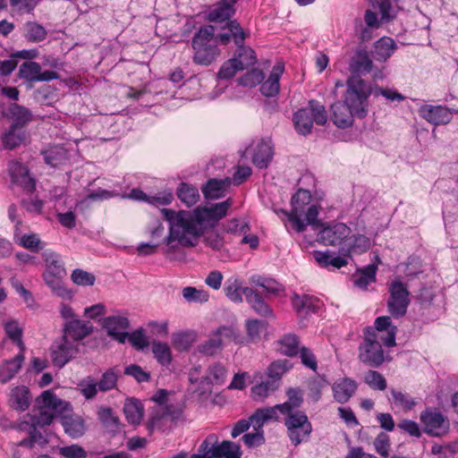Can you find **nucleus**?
Instances as JSON below:
<instances>
[{"instance_id":"f257e3e1","label":"nucleus","mask_w":458,"mask_h":458,"mask_svg":"<svg viewBox=\"0 0 458 458\" xmlns=\"http://www.w3.org/2000/svg\"><path fill=\"white\" fill-rule=\"evenodd\" d=\"M232 206L233 199L229 198L210 206L197 207L192 212L163 208L161 212L169 222L166 243L170 245L173 242H177L182 246H195L204 230L215 226L226 216Z\"/></svg>"},{"instance_id":"f03ea898","label":"nucleus","mask_w":458,"mask_h":458,"mask_svg":"<svg viewBox=\"0 0 458 458\" xmlns=\"http://www.w3.org/2000/svg\"><path fill=\"white\" fill-rule=\"evenodd\" d=\"M396 332L397 327L392 324L390 317L377 318L375 327L364 330V338L359 346V360L369 367H379L387 357L382 344L386 347L394 346Z\"/></svg>"},{"instance_id":"7ed1b4c3","label":"nucleus","mask_w":458,"mask_h":458,"mask_svg":"<svg viewBox=\"0 0 458 458\" xmlns=\"http://www.w3.org/2000/svg\"><path fill=\"white\" fill-rule=\"evenodd\" d=\"M194 64L208 66L220 55V49L216 45L215 28L211 25L200 27L191 39Z\"/></svg>"},{"instance_id":"20e7f679","label":"nucleus","mask_w":458,"mask_h":458,"mask_svg":"<svg viewBox=\"0 0 458 458\" xmlns=\"http://www.w3.org/2000/svg\"><path fill=\"white\" fill-rule=\"evenodd\" d=\"M372 92L371 86L364 80L351 76L346 81L344 101L356 114V117L363 118L368 114L369 98Z\"/></svg>"},{"instance_id":"39448f33","label":"nucleus","mask_w":458,"mask_h":458,"mask_svg":"<svg viewBox=\"0 0 458 458\" xmlns=\"http://www.w3.org/2000/svg\"><path fill=\"white\" fill-rule=\"evenodd\" d=\"M38 402L40 406L38 411L33 415L34 428L50 425L55 418L60 419L62 413L71 411L70 403L58 398L52 390L44 391Z\"/></svg>"},{"instance_id":"423d86ee","label":"nucleus","mask_w":458,"mask_h":458,"mask_svg":"<svg viewBox=\"0 0 458 458\" xmlns=\"http://www.w3.org/2000/svg\"><path fill=\"white\" fill-rule=\"evenodd\" d=\"M239 445L225 440L219 444L217 436L208 435L200 444L197 454L190 458H241Z\"/></svg>"},{"instance_id":"0eeeda50","label":"nucleus","mask_w":458,"mask_h":458,"mask_svg":"<svg viewBox=\"0 0 458 458\" xmlns=\"http://www.w3.org/2000/svg\"><path fill=\"white\" fill-rule=\"evenodd\" d=\"M327 116L324 106L315 100H310L307 106L294 113L293 122L299 134L308 135L311 132L313 123L324 125Z\"/></svg>"},{"instance_id":"6e6552de","label":"nucleus","mask_w":458,"mask_h":458,"mask_svg":"<svg viewBox=\"0 0 458 458\" xmlns=\"http://www.w3.org/2000/svg\"><path fill=\"white\" fill-rule=\"evenodd\" d=\"M229 29L233 35V41L238 47L233 59L236 60L241 70L254 65L257 62L254 50L249 47L243 46L244 39L249 36V33L243 30L237 21H232Z\"/></svg>"},{"instance_id":"1a4fd4ad","label":"nucleus","mask_w":458,"mask_h":458,"mask_svg":"<svg viewBox=\"0 0 458 458\" xmlns=\"http://www.w3.org/2000/svg\"><path fill=\"white\" fill-rule=\"evenodd\" d=\"M183 405L178 402H170L165 407L153 408L150 418L147 423L148 429L153 432L156 429H162L166 421H178L182 419Z\"/></svg>"},{"instance_id":"9d476101","label":"nucleus","mask_w":458,"mask_h":458,"mask_svg":"<svg viewBox=\"0 0 458 458\" xmlns=\"http://www.w3.org/2000/svg\"><path fill=\"white\" fill-rule=\"evenodd\" d=\"M310 192L307 190L300 189L292 198L291 212L284 211L293 229L298 233H301L306 229V225L301 219V216L305 212L306 207L310 206Z\"/></svg>"},{"instance_id":"9b49d317","label":"nucleus","mask_w":458,"mask_h":458,"mask_svg":"<svg viewBox=\"0 0 458 458\" xmlns=\"http://www.w3.org/2000/svg\"><path fill=\"white\" fill-rule=\"evenodd\" d=\"M285 420L288 437L295 445L306 440L311 433L312 427L308 417L301 411L289 412Z\"/></svg>"},{"instance_id":"f8f14e48","label":"nucleus","mask_w":458,"mask_h":458,"mask_svg":"<svg viewBox=\"0 0 458 458\" xmlns=\"http://www.w3.org/2000/svg\"><path fill=\"white\" fill-rule=\"evenodd\" d=\"M389 298L387 309L394 318H401L406 314L410 303L409 291L400 281L393 282L389 286Z\"/></svg>"},{"instance_id":"ddd939ff","label":"nucleus","mask_w":458,"mask_h":458,"mask_svg":"<svg viewBox=\"0 0 458 458\" xmlns=\"http://www.w3.org/2000/svg\"><path fill=\"white\" fill-rule=\"evenodd\" d=\"M420 420L423 425V430L426 434L432 437H441L447 433L449 429V420L442 412L427 409L420 415Z\"/></svg>"},{"instance_id":"4468645a","label":"nucleus","mask_w":458,"mask_h":458,"mask_svg":"<svg viewBox=\"0 0 458 458\" xmlns=\"http://www.w3.org/2000/svg\"><path fill=\"white\" fill-rule=\"evenodd\" d=\"M46 263V270L43 273V279L46 284H53L55 281H62L66 276V269L61 256L50 250L42 254Z\"/></svg>"},{"instance_id":"2eb2a0df","label":"nucleus","mask_w":458,"mask_h":458,"mask_svg":"<svg viewBox=\"0 0 458 458\" xmlns=\"http://www.w3.org/2000/svg\"><path fill=\"white\" fill-rule=\"evenodd\" d=\"M251 154L252 163L259 168L267 166L273 157V147L270 140H259L253 141L249 148H246L242 156Z\"/></svg>"},{"instance_id":"dca6fc26","label":"nucleus","mask_w":458,"mask_h":458,"mask_svg":"<svg viewBox=\"0 0 458 458\" xmlns=\"http://www.w3.org/2000/svg\"><path fill=\"white\" fill-rule=\"evenodd\" d=\"M78 352V344H75L66 336H62L52 347L51 357L55 366L64 367Z\"/></svg>"},{"instance_id":"f3484780","label":"nucleus","mask_w":458,"mask_h":458,"mask_svg":"<svg viewBox=\"0 0 458 458\" xmlns=\"http://www.w3.org/2000/svg\"><path fill=\"white\" fill-rule=\"evenodd\" d=\"M19 75L30 82L51 81L59 78L56 72H41V65L36 62H25L20 65Z\"/></svg>"},{"instance_id":"a211bd4d","label":"nucleus","mask_w":458,"mask_h":458,"mask_svg":"<svg viewBox=\"0 0 458 458\" xmlns=\"http://www.w3.org/2000/svg\"><path fill=\"white\" fill-rule=\"evenodd\" d=\"M351 233V229L343 223L324 227L318 233V239L325 245L336 246L343 242Z\"/></svg>"},{"instance_id":"6ab92c4d","label":"nucleus","mask_w":458,"mask_h":458,"mask_svg":"<svg viewBox=\"0 0 458 458\" xmlns=\"http://www.w3.org/2000/svg\"><path fill=\"white\" fill-rule=\"evenodd\" d=\"M420 115L435 125L447 124L453 118V112L446 106L424 105L419 109Z\"/></svg>"},{"instance_id":"aec40b11","label":"nucleus","mask_w":458,"mask_h":458,"mask_svg":"<svg viewBox=\"0 0 458 458\" xmlns=\"http://www.w3.org/2000/svg\"><path fill=\"white\" fill-rule=\"evenodd\" d=\"M93 331L94 327L89 321L78 318L67 321L64 325V336L71 338L75 344L91 335Z\"/></svg>"},{"instance_id":"412c9836","label":"nucleus","mask_w":458,"mask_h":458,"mask_svg":"<svg viewBox=\"0 0 458 458\" xmlns=\"http://www.w3.org/2000/svg\"><path fill=\"white\" fill-rule=\"evenodd\" d=\"M292 305L300 318H306L318 312L322 303L314 296L294 293L292 297Z\"/></svg>"},{"instance_id":"4be33fe9","label":"nucleus","mask_w":458,"mask_h":458,"mask_svg":"<svg viewBox=\"0 0 458 458\" xmlns=\"http://www.w3.org/2000/svg\"><path fill=\"white\" fill-rule=\"evenodd\" d=\"M8 170L13 182L21 185L27 191L35 190V181L30 177L28 168L22 164L11 161L8 164Z\"/></svg>"},{"instance_id":"5701e85b","label":"nucleus","mask_w":458,"mask_h":458,"mask_svg":"<svg viewBox=\"0 0 458 458\" xmlns=\"http://www.w3.org/2000/svg\"><path fill=\"white\" fill-rule=\"evenodd\" d=\"M59 420L64 432L71 437L78 438L85 434L86 424L84 420L79 415L72 414V410L62 413Z\"/></svg>"},{"instance_id":"b1692460","label":"nucleus","mask_w":458,"mask_h":458,"mask_svg":"<svg viewBox=\"0 0 458 458\" xmlns=\"http://www.w3.org/2000/svg\"><path fill=\"white\" fill-rule=\"evenodd\" d=\"M227 376L226 369L220 363H214L208 369V375L200 380V394L211 391L213 385H222Z\"/></svg>"},{"instance_id":"393cba45","label":"nucleus","mask_w":458,"mask_h":458,"mask_svg":"<svg viewBox=\"0 0 458 458\" xmlns=\"http://www.w3.org/2000/svg\"><path fill=\"white\" fill-rule=\"evenodd\" d=\"M372 66V60L365 49H357L350 58L349 70L352 76L360 77V74H366L371 71Z\"/></svg>"},{"instance_id":"a878e982","label":"nucleus","mask_w":458,"mask_h":458,"mask_svg":"<svg viewBox=\"0 0 458 458\" xmlns=\"http://www.w3.org/2000/svg\"><path fill=\"white\" fill-rule=\"evenodd\" d=\"M331 108L333 113L332 119L335 125L346 128L352 124L356 114L344 101L333 104Z\"/></svg>"},{"instance_id":"bb28decb","label":"nucleus","mask_w":458,"mask_h":458,"mask_svg":"<svg viewBox=\"0 0 458 458\" xmlns=\"http://www.w3.org/2000/svg\"><path fill=\"white\" fill-rule=\"evenodd\" d=\"M244 297L250 307L260 316L272 318L273 310L269 305L264 301L261 293L250 287H246Z\"/></svg>"},{"instance_id":"cd10ccee","label":"nucleus","mask_w":458,"mask_h":458,"mask_svg":"<svg viewBox=\"0 0 458 458\" xmlns=\"http://www.w3.org/2000/svg\"><path fill=\"white\" fill-rule=\"evenodd\" d=\"M284 66L283 64H276L268 78L261 84L260 91L266 97H275L278 94L280 84L279 80L284 73Z\"/></svg>"},{"instance_id":"c85d7f7f","label":"nucleus","mask_w":458,"mask_h":458,"mask_svg":"<svg viewBox=\"0 0 458 458\" xmlns=\"http://www.w3.org/2000/svg\"><path fill=\"white\" fill-rule=\"evenodd\" d=\"M394 40L389 37H382L374 43L372 56L376 61L386 62L396 50Z\"/></svg>"},{"instance_id":"c756f323","label":"nucleus","mask_w":458,"mask_h":458,"mask_svg":"<svg viewBox=\"0 0 458 458\" xmlns=\"http://www.w3.org/2000/svg\"><path fill=\"white\" fill-rule=\"evenodd\" d=\"M236 0H221L208 13V19L212 22H223L229 20L234 14V4Z\"/></svg>"},{"instance_id":"7c9ffc66","label":"nucleus","mask_w":458,"mask_h":458,"mask_svg":"<svg viewBox=\"0 0 458 458\" xmlns=\"http://www.w3.org/2000/svg\"><path fill=\"white\" fill-rule=\"evenodd\" d=\"M130 198L136 200L146 201L153 206L159 207L170 204L174 199V195L171 191H165L155 196H148L141 190L133 189L130 193Z\"/></svg>"},{"instance_id":"2f4dec72","label":"nucleus","mask_w":458,"mask_h":458,"mask_svg":"<svg viewBox=\"0 0 458 458\" xmlns=\"http://www.w3.org/2000/svg\"><path fill=\"white\" fill-rule=\"evenodd\" d=\"M332 390L335 399L341 403H346L357 390V384L354 380L344 377L335 382Z\"/></svg>"},{"instance_id":"473e14b6","label":"nucleus","mask_w":458,"mask_h":458,"mask_svg":"<svg viewBox=\"0 0 458 458\" xmlns=\"http://www.w3.org/2000/svg\"><path fill=\"white\" fill-rule=\"evenodd\" d=\"M259 377V383L253 386L250 389V396L256 402H263L267 396L272 394L279 386L275 381H270L268 378L263 380L262 375H256L255 379Z\"/></svg>"},{"instance_id":"72a5a7b5","label":"nucleus","mask_w":458,"mask_h":458,"mask_svg":"<svg viewBox=\"0 0 458 458\" xmlns=\"http://www.w3.org/2000/svg\"><path fill=\"white\" fill-rule=\"evenodd\" d=\"M24 356L17 354L13 359L4 361L0 365V382L4 384L11 380L21 368Z\"/></svg>"},{"instance_id":"f704fd0d","label":"nucleus","mask_w":458,"mask_h":458,"mask_svg":"<svg viewBox=\"0 0 458 458\" xmlns=\"http://www.w3.org/2000/svg\"><path fill=\"white\" fill-rule=\"evenodd\" d=\"M126 341H129L137 350H143L149 344L147 336L143 333V329H137L131 334L116 332V342L124 344Z\"/></svg>"},{"instance_id":"c9c22d12","label":"nucleus","mask_w":458,"mask_h":458,"mask_svg":"<svg viewBox=\"0 0 458 458\" xmlns=\"http://www.w3.org/2000/svg\"><path fill=\"white\" fill-rule=\"evenodd\" d=\"M230 184V180L210 179L201 188L202 192L207 199H216L225 195V188Z\"/></svg>"},{"instance_id":"e433bc0d","label":"nucleus","mask_w":458,"mask_h":458,"mask_svg":"<svg viewBox=\"0 0 458 458\" xmlns=\"http://www.w3.org/2000/svg\"><path fill=\"white\" fill-rule=\"evenodd\" d=\"M42 154L46 163L52 167L64 165L68 160L67 151L61 146L50 147L45 149Z\"/></svg>"},{"instance_id":"4c0bfd02","label":"nucleus","mask_w":458,"mask_h":458,"mask_svg":"<svg viewBox=\"0 0 458 458\" xmlns=\"http://www.w3.org/2000/svg\"><path fill=\"white\" fill-rule=\"evenodd\" d=\"M123 412L128 422L139 424L142 420L144 410L139 400L130 398L124 403Z\"/></svg>"},{"instance_id":"58836bf2","label":"nucleus","mask_w":458,"mask_h":458,"mask_svg":"<svg viewBox=\"0 0 458 458\" xmlns=\"http://www.w3.org/2000/svg\"><path fill=\"white\" fill-rule=\"evenodd\" d=\"M176 194L178 199L187 207H191L199 200L198 188L186 182H181L179 184Z\"/></svg>"},{"instance_id":"ea45409f","label":"nucleus","mask_w":458,"mask_h":458,"mask_svg":"<svg viewBox=\"0 0 458 458\" xmlns=\"http://www.w3.org/2000/svg\"><path fill=\"white\" fill-rule=\"evenodd\" d=\"M11 406L17 411H25L30 406V392L26 386L13 388L10 395Z\"/></svg>"},{"instance_id":"a19ab883","label":"nucleus","mask_w":458,"mask_h":458,"mask_svg":"<svg viewBox=\"0 0 458 458\" xmlns=\"http://www.w3.org/2000/svg\"><path fill=\"white\" fill-rule=\"evenodd\" d=\"M291 368L292 364L288 360H277L268 366L267 378L270 381H275L279 386L282 376L289 371Z\"/></svg>"},{"instance_id":"79ce46f5","label":"nucleus","mask_w":458,"mask_h":458,"mask_svg":"<svg viewBox=\"0 0 458 458\" xmlns=\"http://www.w3.org/2000/svg\"><path fill=\"white\" fill-rule=\"evenodd\" d=\"M245 289L246 287H242V282L238 277H231L226 282L225 293L230 301L241 303Z\"/></svg>"},{"instance_id":"37998d69","label":"nucleus","mask_w":458,"mask_h":458,"mask_svg":"<svg viewBox=\"0 0 458 458\" xmlns=\"http://www.w3.org/2000/svg\"><path fill=\"white\" fill-rule=\"evenodd\" d=\"M152 352L160 365L168 366L171 363V348L166 343L154 341L152 343Z\"/></svg>"},{"instance_id":"c03bdc74","label":"nucleus","mask_w":458,"mask_h":458,"mask_svg":"<svg viewBox=\"0 0 458 458\" xmlns=\"http://www.w3.org/2000/svg\"><path fill=\"white\" fill-rule=\"evenodd\" d=\"M313 257L318 264L323 267L332 266L335 268H341L347 265V260L341 257H333L328 252L314 251Z\"/></svg>"},{"instance_id":"a18cd8bd","label":"nucleus","mask_w":458,"mask_h":458,"mask_svg":"<svg viewBox=\"0 0 458 458\" xmlns=\"http://www.w3.org/2000/svg\"><path fill=\"white\" fill-rule=\"evenodd\" d=\"M278 344L280 352L287 356H295L301 349L298 337L293 334L284 335Z\"/></svg>"},{"instance_id":"49530a36","label":"nucleus","mask_w":458,"mask_h":458,"mask_svg":"<svg viewBox=\"0 0 458 458\" xmlns=\"http://www.w3.org/2000/svg\"><path fill=\"white\" fill-rule=\"evenodd\" d=\"M223 344V339L213 332L208 341L198 346V350L205 355L213 356L222 349Z\"/></svg>"},{"instance_id":"de8ad7c7","label":"nucleus","mask_w":458,"mask_h":458,"mask_svg":"<svg viewBox=\"0 0 458 458\" xmlns=\"http://www.w3.org/2000/svg\"><path fill=\"white\" fill-rule=\"evenodd\" d=\"M47 37L46 29L37 22H27L25 25V38L30 42H40Z\"/></svg>"},{"instance_id":"09e8293b","label":"nucleus","mask_w":458,"mask_h":458,"mask_svg":"<svg viewBox=\"0 0 458 458\" xmlns=\"http://www.w3.org/2000/svg\"><path fill=\"white\" fill-rule=\"evenodd\" d=\"M267 324L262 320L250 319L246 322V331L248 337L252 342H258L261 335L266 332Z\"/></svg>"},{"instance_id":"8fccbe9b","label":"nucleus","mask_w":458,"mask_h":458,"mask_svg":"<svg viewBox=\"0 0 458 458\" xmlns=\"http://www.w3.org/2000/svg\"><path fill=\"white\" fill-rule=\"evenodd\" d=\"M147 232L152 239L151 242H159L160 240H163V242L168 246L167 252L174 248V242H173L170 245H168L165 242V239L169 236V234L163 238L165 227L159 220H153V222L148 226Z\"/></svg>"},{"instance_id":"3c124183","label":"nucleus","mask_w":458,"mask_h":458,"mask_svg":"<svg viewBox=\"0 0 458 458\" xmlns=\"http://www.w3.org/2000/svg\"><path fill=\"white\" fill-rule=\"evenodd\" d=\"M376 271L377 267L374 265H369L361 269L354 281L355 285L366 289L370 283L376 280Z\"/></svg>"},{"instance_id":"603ef678","label":"nucleus","mask_w":458,"mask_h":458,"mask_svg":"<svg viewBox=\"0 0 458 458\" xmlns=\"http://www.w3.org/2000/svg\"><path fill=\"white\" fill-rule=\"evenodd\" d=\"M71 279L79 286H92L96 281L93 274L81 268H76L72 272Z\"/></svg>"},{"instance_id":"864d4df0","label":"nucleus","mask_w":458,"mask_h":458,"mask_svg":"<svg viewBox=\"0 0 458 458\" xmlns=\"http://www.w3.org/2000/svg\"><path fill=\"white\" fill-rule=\"evenodd\" d=\"M6 335L13 343H15L21 351L24 349V344L21 340L22 329L16 321H9L4 325Z\"/></svg>"},{"instance_id":"5fc2aeb1","label":"nucleus","mask_w":458,"mask_h":458,"mask_svg":"<svg viewBox=\"0 0 458 458\" xmlns=\"http://www.w3.org/2000/svg\"><path fill=\"white\" fill-rule=\"evenodd\" d=\"M364 381L372 389L383 391L386 388L385 377L376 370H369L365 374Z\"/></svg>"},{"instance_id":"6e6d98bb","label":"nucleus","mask_w":458,"mask_h":458,"mask_svg":"<svg viewBox=\"0 0 458 458\" xmlns=\"http://www.w3.org/2000/svg\"><path fill=\"white\" fill-rule=\"evenodd\" d=\"M374 447L376 452L382 457L387 458L389 456L390 437L387 434L381 432L374 440Z\"/></svg>"},{"instance_id":"4d7b16f0","label":"nucleus","mask_w":458,"mask_h":458,"mask_svg":"<svg viewBox=\"0 0 458 458\" xmlns=\"http://www.w3.org/2000/svg\"><path fill=\"white\" fill-rule=\"evenodd\" d=\"M264 80V73L259 69H253L239 79L240 84L245 87H255Z\"/></svg>"},{"instance_id":"13d9d810","label":"nucleus","mask_w":458,"mask_h":458,"mask_svg":"<svg viewBox=\"0 0 458 458\" xmlns=\"http://www.w3.org/2000/svg\"><path fill=\"white\" fill-rule=\"evenodd\" d=\"M182 296L188 301L206 302L208 301L209 295L206 291L198 290L194 287H185L182 290Z\"/></svg>"},{"instance_id":"bf43d9fd","label":"nucleus","mask_w":458,"mask_h":458,"mask_svg":"<svg viewBox=\"0 0 458 458\" xmlns=\"http://www.w3.org/2000/svg\"><path fill=\"white\" fill-rule=\"evenodd\" d=\"M288 401L282 405H286V413L292 412L293 409L301 406L303 398L302 392L299 388H291L287 391Z\"/></svg>"},{"instance_id":"052dcab7","label":"nucleus","mask_w":458,"mask_h":458,"mask_svg":"<svg viewBox=\"0 0 458 458\" xmlns=\"http://www.w3.org/2000/svg\"><path fill=\"white\" fill-rule=\"evenodd\" d=\"M106 314V307L104 303H96L91 306L86 307L83 311V316L91 320L99 322V318Z\"/></svg>"},{"instance_id":"680f3d73","label":"nucleus","mask_w":458,"mask_h":458,"mask_svg":"<svg viewBox=\"0 0 458 458\" xmlns=\"http://www.w3.org/2000/svg\"><path fill=\"white\" fill-rule=\"evenodd\" d=\"M81 393L86 399H92L98 393V383L91 377H88L79 384Z\"/></svg>"},{"instance_id":"e2e57ef3","label":"nucleus","mask_w":458,"mask_h":458,"mask_svg":"<svg viewBox=\"0 0 458 458\" xmlns=\"http://www.w3.org/2000/svg\"><path fill=\"white\" fill-rule=\"evenodd\" d=\"M238 71L242 70L239 67L236 60L231 58L222 64L218 72V77L223 80L231 79L235 75V73Z\"/></svg>"},{"instance_id":"0e129e2a","label":"nucleus","mask_w":458,"mask_h":458,"mask_svg":"<svg viewBox=\"0 0 458 458\" xmlns=\"http://www.w3.org/2000/svg\"><path fill=\"white\" fill-rule=\"evenodd\" d=\"M328 385L323 377H316L309 384V396L313 402H318L321 397V391Z\"/></svg>"},{"instance_id":"69168bd1","label":"nucleus","mask_w":458,"mask_h":458,"mask_svg":"<svg viewBox=\"0 0 458 458\" xmlns=\"http://www.w3.org/2000/svg\"><path fill=\"white\" fill-rule=\"evenodd\" d=\"M23 140L24 135L22 133L17 132L15 129H12L3 137V144L5 148L13 149L18 147Z\"/></svg>"},{"instance_id":"338daca9","label":"nucleus","mask_w":458,"mask_h":458,"mask_svg":"<svg viewBox=\"0 0 458 458\" xmlns=\"http://www.w3.org/2000/svg\"><path fill=\"white\" fill-rule=\"evenodd\" d=\"M53 292V293L63 300L70 301L73 298L74 293L72 290L64 285L62 281H55L53 284H46Z\"/></svg>"},{"instance_id":"774afa93","label":"nucleus","mask_w":458,"mask_h":458,"mask_svg":"<svg viewBox=\"0 0 458 458\" xmlns=\"http://www.w3.org/2000/svg\"><path fill=\"white\" fill-rule=\"evenodd\" d=\"M59 453L65 458H84L87 455V452L79 445L63 446Z\"/></svg>"}]
</instances>
